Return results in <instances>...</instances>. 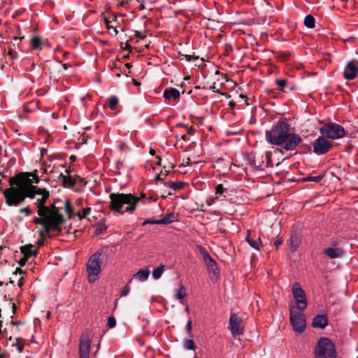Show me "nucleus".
Instances as JSON below:
<instances>
[{
	"mask_svg": "<svg viewBox=\"0 0 358 358\" xmlns=\"http://www.w3.org/2000/svg\"><path fill=\"white\" fill-rule=\"evenodd\" d=\"M186 328L188 332H190L192 331V321L190 320L187 322Z\"/></svg>",
	"mask_w": 358,
	"mask_h": 358,
	"instance_id": "obj_45",
	"label": "nucleus"
},
{
	"mask_svg": "<svg viewBox=\"0 0 358 358\" xmlns=\"http://www.w3.org/2000/svg\"><path fill=\"white\" fill-rule=\"evenodd\" d=\"M246 241L248 243V244L254 249L257 250H259L260 245L262 244V241L260 238L259 237L257 240L252 239L249 234L246 237Z\"/></svg>",
	"mask_w": 358,
	"mask_h": 358,
	"instance_id": "obj_23",
	"label": "nucleus"
},
{
	"mask_svg": "<svg viewBox=\"0 0 358 358\" xmlns=\"http://www.w3.org/2000/svg\"><path fill=\"white\" fill-rule=\"evenodd\" d=\"M223 192H224V187H223V185H222V184H219L218 185H217L216 189H215V193H216V194H217V195H220V194H222Z\"/></svg>",
	"mask_w": 358,
	"mask_h": 358,
	"instance_id": "obj_40",
	"label": "nucleus"
},
{
	"mask_svg": "<svg viewBox=\"0 0 358 358\" xmlns=\"http://www.w3.org/2000/svg\"><path fill=\"white\" fill-rule=\"evenodd\" d=\"M150 273V271L148 268H142L134 274L133 278L137 279L140 282H144L148 278Z\"/></svg>",
	"mask_w": 358,
	"mask_h": 358,
	"instance_id": "obj_19",
	"label": "nucleus"
},
{
	"mask_svg": "<svg viewBox=\"0 0 358 358\" xmlns=\"http://www.w3.org/2000/svg\"><path fill=\"white\" fill-rule=\"evenodd\" d=\"M199 250L203 256L204 263L207 268L212 267V266L217 264L214 259L210 256V255L203 248L200 247Z\"/></svg>",
	"mask_w": 358,
	"mask_h": 358,
	"instance_id": "obj_18",
	"label": "nucleus"
},
{
	"mask_svg": "<svg viewBox=\"0 0 358 358\" xmlns=\"http://www.w3.org/2000/svg\"><path fill=\"white\" fill-rule=\"evenodd\" d=\"M182 56L184 57L187 61L189 62L192 59V56L189 55H182Z\"/></svg>",
	"mask_w": 358,
	"mask_h": 358,
	"instance_id": "obj_47",
	"label": "nucleus"
},
{
	"mask_svg": "<svg viewBox=\"0 0 358 358\" xmlns=\"http://www.w3.org/2000/svg\"><path fill=\"white\" fill-rule=\"evenodd\" d=\"M323 178V175H319L315 176H306L302 178L303 181H312L315 182H319Z\"/></svg>",
	"mask_w": 358,
	"mask_h": 358,
	"instance_id": "obj_32",
	"label": "nucleus"
},
{
	"mask_svg": "<svg viewBox=\"0 0 358 358\" xmlns=\"http://www.w3.org/2000/svg\"><path fill=\"white\" fill-rule=\"evenodd\" d=\"M196 358V357H195Z\"/></svg>",
	"mask_w": 358,
	"mask_h": 358,
	"instance_id": "obj_59",
	"label": "nucleus"
},
{
	"mask_svg": "<svg viewBox=\"0 0 358 358\" xmlns=\"http://www.w3.org/2000/svg\"><path fill=\"white\" fill-rule=\"evenodd\" d=\"M358 73V62L352 60L348 62L345 66L343 76L345 79L348 80H354Z\"/></svg>",
	"mask_w": 358,
	"mask_h": 358,
	"instance_id": "obj_13",
	"label": "nucleus"
},
{
	"mask_svg": "<svg viewBox=\"0 0 358 358\" xmlns=\"http://www.w3.org/2000/svg\"><path fill=\"white\" fill-rule=\"evenodd\" d=\"M275 83L279 87H284L287 85V82L285 79H278Z\"/></svg>",
	"mask_w": 358,
	"mask_h": 358,
	"instance_id": "obj_38",
	"label": "nucleus"
},
{
	"mask_svg": "<svg viewBox=\"0 0 358 358\" xmlns=\"http://www.w3.org/2000/svg\"><path fill=\"white\" fill-rule=\"evenodd\" d=\"M101 252H96L92 255L87 264V279L89 282L96 281L101 271Z\"/></svg>",
	"mask_w": 358,
	"mask_h": 358,
	"instance_id": "obj_4",
	"label": "nucleus"
},
{
	"mask_svg": "<svg viewBox=\"0 0 358 358\" xmlns=\"http://www.w3.org/2000/svg\"><path fill=\"white\" fill-rule=\"evenodd\" d=\"M18 286H21L22 285V277L20 278V279L18 280Z\"/></svg>",
	"mask_w": 358,
	"mask_h": 358,
	"instance_id": "obj_50",
	"label": "nucleus"
},
{
	"mask_svg": "<svg viewBox=\"0 0 358 358\" xmlns=\"http://www.w3.org/2000/svg\"><path fill=\"white\" fill-rule=\"evenodd\" d=\"M185 182H169L166 186L173 190L180 189L183 187Z\"/></svg>",
	"mask_w": 358,
	"mask_h": 358,
	"instance_id": "obj_30",
	"label": "nucleus"
},
{
	"mask_svg": "<svg viewBox=\"0 0 358 358\" xmlns=\"http://www.w3.org/2000/svg\"><path fill=\"white\" fill-rule=\"evenodd\" d=\"M105 24H106V26L108 29H111L113 31L111 34H114L115 36H116L117 34L118 31L117 30L116 27L113 26V25H111L110 24V21H109L108 19H106L105 20Z\"/></svg>",
	"mask_w": 358,
	"mask_h": 358,
	"instance_id": "obj_36",
	"label": "nucleus"
},
{
	"mask_svg": "<svg viewBox=\"0 0 358 358\" xmlns=\"http://www.w3.org/2000/svg\"><path fill=\"white\" fill-rule=\"evenodd\" d=\"M64 210L69 219L77 217L76 213L73 212L70 201L66 200Z\"/></svg>",
	"mask_w": 358,
	"mask_h": 358,
	"instance_id": "obj_24",
	"label": "nucleus"
},
{
	"mask_svg": "<svg viewBox=\"0 0 358 358\" xmlns=\"http://www.w3.org/2000/svg\"><path fill=\"white\" fill-rule=\"evenodd\" d=\"M116 325V320L113 316H110L108 318L107 326L109 329L115 327Z\"/></svg>",
	"mask_w": 358,
	"mask_h": 358,
	"instance_id": "obj_37",
	"label": "nucleus"
},
{
	"mask_svg": "<svg viewBox=\"0 0 358 358\" xmlns=\"http://www.w3.org/2000/svg\"><path fill=\"white\" fill-rule=\"evenodd\" d=\"M190 164H192L190 163V159L189 158H187V159H184L182 161V162L180 164V166H189Z\"/></svg>",
	"mask_w": 358,
	"mask_h": 358,
	"instance_id": "obj_42",
	"label": "nucleus"
},
{
	"mask_svg": "<svg viewBox=\"0 0 358 358\" xmlns=\"http://www.w3.org/2000/svg\"><path fill=\"white\" fill-rule=\"evenodd\" d=\"M328 324V319L326 315H317L313 320V327L324 329Z\"/></svg>",
	"mask_w": 358,
	"mask_h": 358,
	"instance_id": "obj_14",
	"label": "nucleus"
},
{
	"mask_svg": "<svg viewBox=\"0 0 358 358\" xmlns=\"http://www.w3.org/2000/svg\"><path fill=\"white\" fill-rule=\"evenodd\" d=\"M302 139L299 134L292 133L290 130H288L284 138L281 141L282 142L280 143L279 146H282L286 150L292 151L299 145Z\"/></svg>",
	"mask_w": 358,
	"mask_h": 358,
	"instance_id": "obj_10",
	"label": "nucleus"
},
{
	"mask_svg": "<svg viewBox=\"0 0 358 358\" xmlns=\"http://www.w3.org/2000/svg\"><path fill=\"white\" fill-rule=\"evenodd\" d=\"M208 271L210 278L212 280L217 279V278L220 275V271L218 269L217 264L212 266V267L208 268Z\"/></svg>",
	"mask_w": 358,
	"mask_h": 358,
	"instance_id": "obj_26",
	"label": "nucleus"
},
{
	"mask_svg": "<svg viewBox=\"0 0 358 358\" xmlns=\"http://www.w3.org/2000/svg\"><path fill=\"white\" fill-rule=\"evenodd\" d=\"M91 211H92V208H90V207H87L85 208H83L82 210V212L76 213L77 217L78 218L79 220H81L87 217V216L89 215L90 213H91Z\"/></svg>",
	"mask_w": 358,
	"mask_h": 358,
	"instance_id": "obj_29",
	"label": "nucleus"
},
{
	"mask_svg": "<svg viewBox=\"0 0 358 358\" xmlns=\"http://www.w3.org/2000/svg\"><path fill=\"white\" fill-rule=\"evenodd\" d=\"M109 108L112 110H114L115 106L117 105L119 102V99L116 96H111L109 97Z\"/></svg>",
	"mask_w": 358,
	"mask_h": 358,
	"instance_id": "obj_33",
	"label": "nucleus"
},
{
	"mask_svg": "<svg viewBox=\"0 0 358 358\" xmlns=\"http://www.w3.org/2000/svg\"><path fill=\"white\" fill-rule=\"evenodd\" d=\"M21 252L25 257L30 258L32 256H36L38 253L37 249L31 244L26 245L21 247Z\"/></svg>",
	"mask_w": 358,
	"mask_h": 358,
	"instance_id": "obj_17",
	"label": "nucleus"
},
{
	"mask_svg": "<svg viewBox=\"0 0 358 358\" xmlns=\"http://www.w3.org/2000/svg\"><path fill=\"white\" fill-rule=\"evenodd\" d=\"M331 148V143L324 137L317 138L313 143V150L317 155H324Z\"/></svg>",
	"mask_w": 358,
	"mask_h": 358,
	"instance_id": "obj_12",
	"label": "nucleus"
},
{
	"mask_svg": "<svg viewBox=\"0 0 358 358\" xmlns=\"http://www.w3.org/2000/svg\"><path fill=\"white\" fill-rule=\"evenodd\" d=\"M175 215L173 213H168L164 217L160 220H157L155 222L156 224H166L174 222Z\"/></svg>",
	"mask_w": 358,
	"mask_h": 358,
	"instance_id": "obj_22",
	"label": "nucleus"
},
{
	"mask_svg": "<svg viewBox=\"0 0 358 358\" xmlns=\"http://www.w3.org/2000/svg\"><path fill=\"white\" fill-rule=\"evenodd\" d=\"M161 159H159L158 163L160 164Z\"/></svg>",
	"mask_w": 358,
	"mask_h": 358,
	"instance_id": "obj_57",
	"label": "nucleus"
},
{
	"mask_svg": "<svg viewBox=\"0 0 358 358\" xmlns=\"http://www.w3.org/2000/svg\"><path fill=\"white\" fill-rule=\"evenodd\" d=\"M18 272L20 273V274H21L22 273V271L20 268H17L15 272V275H17Z\"/></svg>",
	"mask_w": 358,
	"mask_h": 358,
	"instance_id": "obj_49",
	"label": "nucleus"
},
{
	"mask_svg": "<svg viewBox=\"0 0 358 358\" xmlns=\"http://www.w3.org/2000/svg\"><path fill=\"white\" fill-rule=\"evenodd\" d=\"M208 205L210 206L211 205V202L208 203Z\"/></svg>",
	"mask_w": 358,
	"mask_h": 358,
	"instance_id": "obj_58",
	"label": "nucleus"
},
{
	"mask_svg": "<svg viewBox=\"0 0 358 358\" xmlns=\"http://www.w3.org/2000/svg\"><path fill=\"white\" fill-rule=\"evenodd\" d=\"M64 210L69 219L77 217L76 213L73 212L70 201L66 200Z\"/></svg>",
	"mask_w": 358,
	"mask_h": 358,
	"instance_id": "obj_25",
	"label": "nucleus"
},
{
	"mask_svg": "<svg viewBox=\"0 0 358 358\" xmlns=\"http://www.w3.org/2000/svg\"><path fill=\"white\" fill-rule=\"evenodd\" d=\"M52 117L55 119H57V115L55 114V113H52Z\"/></svg>",
	"mask_w": 358,
	"mask_h": 358,
	"instance_id": "obj_54",
	"label": "nucleus"
},
{
	"mask_svg": "<svg viewBox=\"0 0 358 358\" xmlns=\"http://www.w3.org/2000/svg\"><path fill=\"white\" fill-rule=\"evenodd\" d=\"M290 323L297 333L304 331L306 326L305 315L302 313H294V307H289Z\"/></svg>",
	"mask_w": 358,
	"mask_h": 358,
	"instance_id": "obj_7",
	"label": "nucleus"
},
{
	"mask_svg": "<svg viewBox=\"0 0 358 358\" xmlns=\"http://www.w3.org/2000/svg\"><path fill=\"white\" fill-rule=\"evenodd\" d=\"M155 180H161V174H157V175L155 176Z\"/></svg>",
	"mask_w": 358,
	"mask_h": 358,
	"instance_id": "obj_51",
	"label": "nucleus"
},
{
	"mask_svg": "<svg viewBox=\"0 0 358 358\" xmlns=\"http://www.w3.org/2000/svg\"><path fill=\"white\" fill-rule=\"evenodd\" d=\"M134 36L138 38H140V39H145L146 38V36L145 35H143L140 31H135V34H134Z\"/></svg>",
	"mask_w": 358,
	"mask_h": 358,
	"instance_id": "obj_41",
	"label": "nucleus"
},
{
	"mask_svg": "<svg viewBox=\"0 0 358 358\" xmlns=\"http://www.w3.org/2000/svg\"><path fill=\"white\" fill-rule=\"evenodd\" d=\"M292 294L296 301V308L300 311L304 310L308 306L305 292L298 282H294L292 287Z\"/></svg>",
	"mask_w": 358,
	"mask_h": 358,
	"instance_id": "obj_8",
	"label": "nucleus"
},
{
	"mask_svg": "<svg viewBox=\"0 0 358 358\" xmlns=\"http://www.w3.org/2000/svg\"><path fill=\"white\" fill-rule=\"evenodd\" d=\"M110 209L119 214L131 213L136 208L140 199L131 194L113 193L110 196Z\"/></svg>",
	"mask_w": 358,
	"mask_h": 358,
	"instance_id": "obj_2",
	"label": "nucleus"
},
{
	"mask_svg": "<svg viewBox=\"0 0 358 358\" xmlns=\"http://www.w3.org/2000/svg\"><path fill=\"white\" fill-rule=\"evenodd\" d=\"M282 243V241L279 239V240H277L275 242V245H276V247H278L280 245H281Z\"/></svg>",
	"mask_w": 358,
	"mask_h": 358,
	"instance_id": "obj_48",
	"label": "nucleus"
},
{
	"mask_svg": "<svg viewBox=\"0 0 358 358\" xmlns=\"http://www.w3.org/2000/svg\"><path fill=\"white\" fill-rule=\"evenodd\" d=\"M20 213H25L26 215H29L30 213V211L28 208H22L20 210Z\"/></svg>",
	"mask_w": 358,
	"mask_h": 358,
	"instance_id": "obj_44",
	"label": "nucleus"
},
{
	"mask_svg": "<svg viewBox=\"0 0 358 358\" xmlns=\"http://www.w3.org/2000/svg\"><path fill=\"white\" fill-rule=\"evenodd\" d=\"M184 347L187 350H194L195 349L194 341L192 339L185 340L184 342Z\"/></svg>",
	"mask_w": 358,
	"mask_h": 358,
	"instance_id": "obj_35",
	"label": "nucleus"
},
{
	"mask_svg": "<svg viewBox=\"0 0 358 358\" xmlns=\"http://www.w3.org/2000/svg\"><path fill=\"white\" fill-rule=\"evenodd\" d=\"M66 174H62L61 178L62 180V182L66 187H72L74 186L76 182L75 180L71 178V177L69 175V171L68 170L65 171Z\"/></svg>",
	"mask_w": 358,
	"mask_h": 358,
	"instance_id": "obj_20",
	"label": "nucleus"
},
{
	"mask_svg": "<svg viewBox=\"0 0 358 358\" xmlns=\"http://www.w3.org/2000/svg\"><path fill=\"white\" fill-rule=\"evenodd\" d=\"M62 66H63V69L66 70V69H68V66H68V64H64L62 65Z\"/></svg>",
	"mask_w": 358,
	"mask_h": 358,
	"instance_id": "obj_52",
	"label": "nucleus"
},
{
	"mask_svg": "<svg viewBox=\"0 0 358 358\" xmlns=\"http://www.w3.org/2000/svg\"><path fill=\"white\" fill-rule=\"evenodd\" d=\"M131 288L129 285H126L122 290L121 296H125L128 295L130 292Z\"/></svg>",
	"mask_w": 358,
	"mask_h": 358,
	"instance_id": "obj_39",
	"label": "nucleus"
},
{
	"mask_svg": "<svg viewBox=\"0 0 358 358\" xmlns=\"http://www.w3.org/2000/svg\"><path fill=\"white\" fill-rule=\"evenodd\" d=\"M229 326L234 336L243 334L242 320L237 314L233 313L229 318Z\"/></svg>",
	"mask_w": 358,
	"mask_h": 358,
	"instance_id": "obj_11",
	"label": "nucleus"
},
{
	"mask_svg": "<svg viewBox=\"0 0 358 358\" xmlns=\"http://www.w3.org/2000/svg\"><path fill=\"white\" fill-rule=\"evenodd\" d=\"M156 220H148L144 221V222L143 223V225H145V224H155Z\"/></svg>",
	"mask_w": 358,
	"mask_h": 358,
	"instance_id": "obj_46",
	"label": "nucleus"
},
{
	"mask_svg": "<svg viewBox=\"0 0 358 358\" xmlns=\"http://www.w3.org/2000/svg\"><path fill=\"white\" fill-rule=\"evenodd\" d=\"M181 138L183 139V140H185L186 139V135H182L181 136Z\"/></svg>",
	"mask_w": 358,
	"mask_h": 358,
	"instance_id": "obj_55",
	"label": "nucleus"
},
{
	"mask_svg": "<svg viewBox=\"0 0 358 358\" xmlns=\"http://www.w3.org/2000/svg\"><path fill=\"white\" fill-rule=\"evenodd\" d=\"M185 311H186L187 313H189V306H186V308H185Z\"/></svg>",
	"mask_w": 358,
	"mask_h": 358,
	"instance_id": "obj_53",
	"label": "nucleus"
},
{
	"mask_svg": "<svg viewBox=\"0 0 358 358\" xmlns=\"http://www.w3.org/2000/svg\"><path fill=\"white\" fill-rule=\"evenodd\" d=\"M320 131L323 136L331 139L341 138L345 135L343 127L336 123L326 124Z\"/></svg>",
	"mask_w": 358,
	"mask_h": 358,
	"instance_id": "obj_6",
	"label": "nucleus"
},
{
	"mask_svg": "<svg viewBox=\"0 0 358 358\" xmlns=\"http://www.w3.org/2000/svg\"><path fill=\"white\" fill-rule=\"evenodd\" d=\"M29 258L27 257H25L24 255H23V258H22L20 261H19V264H20V266H24L25 264H26V262L28 260Z\"/></svg>",
	"mask_w": 358,
	"mask_h": 358,
	"instance_id": "obj_43",
	"label": "nucleus"
},
{
	"mask_svg": "<svg viewBox=\"0 0 358 358\" xmlns=\"http://www.w3.org/2000/svg\"><path fill=\"white\" fill-rule=\"evenodd\" d=\"M33 173H20L16 178L10 179L12 187L6 189L3 195L8 206H17L26 197L35 199L37 206L38 217L34 220V223L43 226L39 234L42 237L46 236L50 230L57 229L64 222L62 214L54 205L45 206L49 198V192L45 189L38 188L33 183H38L39 178Z\"/></svg>",
	"mask_w": 358,
	"mask_h": 358,
	"instance_id": "obj_1",
	"label": "nucleus"
},
{
	"mask_svg": "<svg viewBox=\"0 0 358 358\" xmlns=\"http://www.w3.org/2000/svg\"><path fill=\"white\" fill-rule=\"evenodd\" d=\"M304 24L307 28L313 29L315 27V18L310 15H306L304 19Z\"/></svg>",
	"mask_w": 358,
	"mask_h": 358,
	"instance_id": "obj_28",
	"label": "nucleus"
},
{
	"mask_svg": "<svg viewBox=\"0 0 358 358\" xmlns=\"http://www.w3.org/2000/svg\"><path fill=\"white\" fill-rule=\"evenodd\" d=\"M315 358H336V349L329 338H321L315 350Z\"/></svg>",
	"mask_w": 358,
	"mask_h": 358,
	"instance_id": "obj_5",
	"label": "nucleus"
},
{
	"mask_svg": "<svg viewBox=\"0 0 358 358\" xmlns=\"http://www.w3.org/2000/svg\"><path fill=\"white\" fill-rule=\"evenodd\" d=\"M187 296L185 287L183 285H181L180 288L178 289L175 297L176 299L180 300V303L183 304L182 299Z\"/></svg>",
	"mask_w": 358,
	"mask_h": 358,
	"instance_id": "obj_27",
	"label": "nucleus"
},
{
	"mask_svg": "<svg viewBox=\"0 0 358 358\" xmlns=\"http://www.w3.org/2000/svg\"><path fill=\"white\" fill-rule=\"evenodd\" d=\"M288 130H290L289 125L279 121L270 130L266 131V140L272 145H280Z\"/></svg>",
	"mask_w": 358,
	"mask_h": 358,
	"instance_id": "obj_3",
	"label": "nucleus"
},
{
	"mask_svg": "<svg viewBox=\"0 0 358 358\" xmlns=\"http://www.w3.org/2000/svg\"><path fill=\"white\" fill-rule=\"evenodd\" d=\"M324 253L331 259H336L343 256V250L341 248H327Z\"/></svg>",
	"mask_w": 358,
	"mask_h": 358,
	"instance_id": "obj_15",
	"label": "nucleus"
},
{
	"mask_svg": "<svg viewBox=\"0 0 358 358\" xmlns=\"http://www.w3.org/2000/svg\"><path fill=\"white\" fill-rule=\"evenodd\" d=\"M92 338L93 334L90 331H86L81 335L79 342L80 358H89Z\"/></svg>",
	"mask_w": 358,
	"mask_h": 358,
	"instance_id": "obj_9",
	"label": "nucleus"
},
{
	"mask_svg": "<svg viewBox=\"0 0 358 358\" xmlns=\"http://www.w3.org/2000/svg\"><path fill=\"white\" fill-rule=\"evenodd\" d=\"M301 241V238L296 234H292L290 236V250L294 252L298 247L300 245Z\"/></svg>",
	"mask_w": 358,
	"mask_h": 358,
	"instance_id": "obj_21",
	"label": "nucleus"
},
{
	"mask_svg": "<svg viewBox=\"0 0 358 358\" xmlns=\"http://www.w3.org/2000/svg\"><path fill=\"white\" fill-rule=\"evenodd\" d=\"M41 45V38L38 36H34L31 39V47L34 49H40Z\"/></svg>",
	"mask_w": 358,
	"mask_h": 358,
	"instance_id": "obj_34",
	"label": "nucleus"
},
{
	"mask_svg": "<svg viewBox=\"0 0 358 358\" xmlns=\"http://www.w3.org/2000/svg\"><path fill=\"white\" fill-rule=\"evenodd\" d=\"M163 96L166 100H177L180 97V92L173 87L167 88L164 90Z\"/></svg>",
	"mask_w": 358,
	"mask_h": 358,
	"instance_id": "obj_16",
	"label": "nucleus"
},
{
	"mask_svg": "<svg viewBox=\"0 0 358 358\" xmlns=\"http://www.w3.org/2000/svg\"><path fill=\"white\" fill-rule=\"evenodd\" d=\"M164 266L163 265H160L159 266L155 268L152 271V277L154 279L157 280L161 278L163 272H164Z\"/></svg>",
	"mask_w": 358,
	"mask_h": 358,
	"instance_id": "obj_31",
	"label": "nucleus"
},
{
	"mask_svg": "<svg viewBox=\"0 0 358 358\" xmlns=\"http://www.w3.org/2000/svg\"><path fill=\"white\" fill-rule=\"evenodd\" d=\"M150 153H151L152 155H153V154H154V151H153L152 150H150Z\"/></svg>",
	"mask_w": 358,
	"mask_h": 358,
	"instance_id": "obj_56",
	"label": "nucleus"
}]
</instances>
